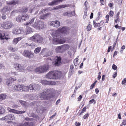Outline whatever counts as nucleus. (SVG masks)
Listing matches in <instances>:
<instances>
[{"instance_id":"f257e3e1","label":"nucleus","mask_w":126,"mask_h":126,"mask_svg":"<svg viewBox=\"0 0 126 126\" xmlns=\"http://www.w3.org/2000/svg\"><path fill=\"white\" fill-rule=\"evenodd\" d=\"M68 30L67 27H63L58 28L56 31H53L51 33L53 38L52 40V43L56 45L64 43L65 41L63 37L68 33Z\"/></svg>"},{"instance_id":"f03ea898","label":"nucleus","mask_w":126,"mask_h":126,"mask_svg":"<svg viewBox=\"0 0 126 126\" xmlns=\"http://www.w3.org/2000/svg\"><path fill=\"white\" fill-rule=\"evenodd\" d=\"M60 71H55L49 72L46 75L47 78L50 79H54L58 78L61 76Z\"/></svg>"},{"instance_id":"7ed1b4c3","label":"nucleus","mask_w":126,"mask_h":126,"mask_svg":"<svg viewBox=\"0 0 126 126\" xmlns=\"http://www.w3.org/2000/svg\"><path fill=\"white\" fill-rule=\"evenodd\" d=\"M29 39L35 42L40 43L42 42L43 38L40 35L35 34L32 36Z\"/></svg>"},{"instance_id":"20e7f679","label":"nucleus","mask_w":126,"mask_h":126,"mask_svg":"<svg viewBox=\"0 0 126 126\" xmlns=\"http://www.w3.org/2000/svg\"><path fill=\"white\" fill-rule=\"evenodd\" d=\"M48 68L47 65H45L36 67L35 69V71L39 73H43L47 71Z\"/></svg>"},{"instance_id":"39448f33","label":"nucleus","mask_w":126,"mask_h":126,"mask_svg":"<svg viewBox=\"0 0 126 126\" xmlns=\"http://www.w3.org/2000/svg\"><path fill=\"white\" fill-rule=\"evenodd\" d=\"M49 98V95L47 92V90L41 93L38 97L39 100H48Z\"/></svg>"},{"instance_id":"423d86ee","label":"nucleus","mask_w":126,"mask_h":126,"mask_svg":"<svg viewBox=\"0 0 126 126\" xmlns=\"http://www.w3.org/2000/svg\"><path fill=\"white\" fill-rule=\"evenodd\" d=\"M13 23L10 21L4 22L3 24L1 25V26L4 29H9L12 27Z\"/></svg>"},{"instance_id":"0eeeda50","label":"nucleus","mask_w":126,"mask_h":126,"mask_svg":"<svg viewBox=\"0 0 126 126\" xmlns=\"http://www.w3.org/2000/svg\"><path fill=\"white\" fill-rule=\"evenodd\" d=\"M40 88V86L36 84H33L30 85V89H31L30 92H33L34 91H38L39 90Z\"/></svg>"},{"instance_id":"6e6552de","label":"nucleus","mask_w":126,"mask_h":126,"mask_svg":"<svg viewBox=\"0 0 126 126\" xmlns=\"http://www.w3.org/2000/svg\"><path fill=\"white\" fill-rule=\"evenodd\" d=\"M33 25V27L37 29H42L44 26L43 23L40 21L37 22V24L36 23Z\"/></svg>"},{"instance_id":"1a4fd4ad","label":"nucleus","mask_w":126,"mask_h":126,"mask_svg":"<svg viewBox=\"0 0 126 126\" xmlns=\"http://www.w3.org/2000/svg\"><path fill=\"white\" fill-rule=\"evenodd\" d=\"M7 109L9 112L16 114H22L25 112V111H19L15 109H11L8 107L7 108Z\"/></svg>"},{"instance_id":"9d476101","label":"nucleus","mask_w":126,"mask_h":126,"mask_svg":"<svg viewBox=\"0 0 126 126\" xmlns=\"http://www.w3.org/2000/svg\"><path fill=\"white\" fill-rule=\"evenodd\" d=\"M35 18V17L33 18H32L29 20V21L26 23V25L27 26H31L33 27V25L36 23L37 24V22L36 21V19L35 22H34V20Z\"/></svg>"},{"instance_id":"9b49d317","label":"nucleus","mask_w":126,"mask_h":126,"mask_svg":"<svg viewBox=\"0 0 126 126\" xmlns=\"http://www.w3.org/2000/svg\"><path fill=\"white\" fill-rule=\"evenodd\" d=\"M23 32V29L18 28L14 29L13 31V33L15 34H22Z\"/></svg>"},{"instance_id":"f8f14e48","label":"nucleus","mask_w":126,"mask_h":126,"mask_svg":"<svg viewBox=\"0 0 126 126\" xmlns=\"http://www.w3.org/2000/svg\"><path fill=\"white\" fill-rule=\"evenodd\" d=\"M11 9L10 6H8L4 7L1 10L2 13H5L6 14H8Z\"/></svg>"},{"instance_id":"ddd939ff","label":"nucleus","mask_w":126,"mask_h":126,"mask_svg":"<svg viewBox=\"0 0 126 126\" xmlns=\"http://www.w3.org/2000/svg\"><path fill=\"white\" fill-rule=\"evenodd\" d=\"M66 46L65 45H63L62 46H59L56 48V50L57 52L62 53L66 49Z\"/></svg>"},{"instance_id":"4468645a","label":"nucleus","mask_w":126,"mask_h":126,"mask_svg":"<svg viewBox=\"0 0 126 126\" xmlns=\"http://www.w3.org/2000/svg\"><path fill=\"white\" fill-rule=\"evenodd\" d=\"M15 68L18 71L21 72L23 70V67L19 64H15L14 65Z\"/></svg>"},{"instance_id":"2eb2a0df","label":"nucleus","mask_w":126,"mask_h":126,"mask_svg":"<svg viewBox=\"0 0 126 126\" xmlns=\"http://www.w3.org/2000/svg\"><path fill=\"white\" fill-rule=\"evenodd\" d=\"M16 80V79H14L12 78L8 79H6V84L8 86H10L14 81Z\"/></svg>"},{"instance_id":"dca6fc26","label":"nucleus","mask_w":126,"mask_h":126,"mask_svg":"<svg viewBox=\"0 0 126 126\" xmlns=\"http://www.w3.org/2000/svg\"><path fill=\"white\" fill-rule=\"evenodd\" d=\"M50 24L51 26L57 28L60 25V23L59 21L56 20L51 22Z\"/></svg>"},{"instance_id":"f3484780","label":"nucleus","mask_w":126,"mask_h":126,"mask_svg":"<svg viewBox=\"0 0 126 126\" xmlns=\"http://www.w3.org/2000/svg\"><path fill=\"white\" fill-rule=\"evenodd\" d=\"M15 89L18 91H23V86L21 85L17 84L14 87Z\"/></svg>"},{"instance_id":"a211bd4d","label":"nucleus","mask_w":126,"mask_h":126,"mask_svg":"<svg viewBox=\"0 0 126 126\" xmlns=\"http://www.w3.org/2000/svg\"><path fill=\"white\" fill-rule=\"evenodd\" d=\"M5 120H13L15 119V117L13 115L8 114L5 116Z\"/></svg>"},{"instance_id":"6ab92c4d","label":"nucleus","mask_w":126,"mask_h":126,"mask_svg":"<svg viewBox=\"0 0 126 126\" xmlns=\"http://www.w3.org/2000/svg\"><path fill=\"white\" fill-rule=\"evenodd\" d=\"M47 92L49 94V96L50 95H53L56 93L55 90L53 88H50L47 89Z\"/></svg>"},{"instance_id":"aec40b11","label":"nucleus","mask_w":126,"mask_h":126,"mask_svg":"<svg viewBox=\"0 0 126 126\" xmlns=\"http://www.w3.org/2000/svg\"><path fill=\"white\" fill-rule=\"evenodd\" d=\"M51 14L50 13H47L45 14L41 15L40 16L39 18L40 19H45L47 18L48 17L50 16Z\"/></svg>"},{"instance_id":"412c9836","label":"nucleus","mask_w":126,"mask_h":126,"mask_svg":"<svg viewBox=\"0 0 126 126\" xmlns=\"http://www.w3.org/2000/svg\"><path fill=\"white\" fill-rule=\"evenodd\" d=\"M19 1L18 0H14L12 1H11L6 2L7 4H8L11 5H16L18 4Z\"/></svg>"},{"instance_id":"4be33fe9","label":"nucleus","mask_w":126,"mask_h":126,"mask_svg":"<svg viewBox=\"0 0 126 126\" xmlns=\"http://www.w3.org/2000/svg\"><path fill=\"white\" fill-rule=\"evenodd\" d=\"M57 59L54 63V64L56 66H58L60 65L61 63L62 59L61 57L57 56Z\"/></svg>"},{"instance_id":"5701e85b","label":"nucleus","mask_w":126,"mask_h":126,"mask_svg":"<svg viewBox=\"0 0 126 126\" xmlns=\"http://www.w3.org/2000/svg\"><path fill=\"white\" fill-rule=\"evenodd\" d=\"M69 4L67 5H59L58 6H56L55 7L53 8H51L52 10H56L58 9H60L62 8H64L66 7H69Z\"/></svg>"},{"instance_id":"b1692460","label":"nucleus","mask_w":126,"mask_h":126,"mask_svg":"<svg viewBox=\"0 0 126 126\" xmlns=\"http://www.w3.org/2000/svg\"><path fill=\"white\" fill-rule=\"evenodd\" d=\"M54 1L48 3V5L50 6H53L57 4V3L59 2H62L63 0H53Z\"/></svg>"},{"instance_id":"393cba45","label":"nucleus","mask_w":126,"mask_h":126,"mask_svg":"<svg viewBox=\"0 0 126 126\" xmlns=\"http://www.w3.org/2000/svg\"><path fill=\"white\" fill-rule=\"evenodd\" d=\"M30 51V50H25L22 51L21 52V53L23 56L26 57Z\"/></svg>"},{"instance_id":"a878e982","label":"nucleus","mask_w":126,"mask_h":126,"mask_svg":"<svg viewBox=\"0 0 126 126\" xmlns=\"http://www.w3.org/2000/svg\"><path fill=\"white\" fill-rule=\"evenodd\" d=\"M25 32H26V34H29L33 32L32 29L31 28L28 27H27L25 29Z\"/></svg>"},{"instance_id":"bb28decb","label":"nucleus","mask_w":126,"mask_h":126,"mask_svg":"<svg viewBox=\"0 0 126 126\" xmlns=\"http://www.w3.org/2000/svg\"><path fill=\"white\" fill-rule=\"evenodd\" d=\"M8 36V35H6L4 33H3V34H0V39L2 40L4 39L7 40L9 39V38L7 37Z\"/></svg>"},{"instance_id":"cd10ccee","label":"nucleus","mask_w":126,"mask_h":126,"mask_svg":"<svg viewBox=\"0 0 126 126\" xmlns=\"http://www.w3.org/2000/svg\"><path fill=\"white\" fill-rule=\"evenodd\" d=\"M34 57V53L30 50L26 58L29 59H32Z\"/></svg>"},{"instance_id":"c85d7f7f","label":"nucleus","mask_w":126,"mask_h":126,"mask_svg":"<svg viewBox=\"0 0 126 126\" xmlns=\"http://www.w3.org/2000/svg\"><path fill=\"white\" fill-rule=\"evenodd\" d=\"M24 126H33V123L32 122H28L24 123Z\"/></svg>"},{"instance_id":"c756f323","label":"nucleus","mask_w":126,"mask_h":126,"mask_svg":"<svg viewBox=\"0 0 126 126\" xmlns=\"http://www.w3.org/2000/svg\"><path fill=\"white\" fill-rule=\"evenodd\" d=\"M29 16L27 14L23 15L21 16L22 19L26 21L29 18Z\"/></svg>"},{"instance_id":"7c9ffc66","label":"nucleus","mask_w":126,"mask_h":126,"mask_svg":"<svg viewBox=\"0 0 126 126\" xmlns=\"http://www.w3.org/2000/svg\"><path fill=\"white\" fill-rule=\"evenodd\" d=\"M75 12L74 11L71 12H68V17H70L73 16H75Z\"/></svg>"},{"instance_id":"2f4dec72","label":"nucleus","mask_w":126,"mask_h":126,"mask_svg":"<svg viewBox=\"0 0 126 126\" xmlns=\"http://www.w3.org/2000/svg\"><path fill=\"white\" fill-rule=\"evenodd\" d=\"M6 95L5 94H2L0 95V102L5 99L6 98Z\"/></svg>"},{"instance_id":"473e14b6","label":"nucleus","mask_w":126,"mask_h":126,"mask_svg":"<svg viewBox=\"0 0 126 126\" xmlns=\"http://www.w3.org/2000/svg\"><path fill=\"white\" fill-rule=\"evenodd\" d=\"M23 90H24L25 91H29L30 90L31 91V89H30V85L29 86H23Z\"/></svg>"},{"instance_id":"72a5a7b5","label":"nucleus","mask_w":126,"mask_h":126,"mask_svg":"<svg viewBox=\"0 0 126 126\" xmlns=\"http://www.w3.org/2000/svg\"><path fill=\"white\" fill-rule=\"evenodd\" d=\"M41 83L44 85H49V81H48L46 80H43L41 81Z\"/></svg>"},{"instance_id":"f704fd0d","label":"nucleus","mask_w":126,"mask_h":126,"mask_svg":"<svg viewBox=\"0 0 126 126\" xmlns=\"http://www.w3.org/2000/svg\"><path fill=\"white\" fill-rule=\"evenodd\" d=\"M41 49L40 47L36 48L34 50V52L36 54H38L39 53Z\"/></svg>"},{"instance_id":"c9c22d12","label":"nucleus","mask_w":126,"mask_h":126,"mask_svg":"<svg viewBox=\"0 0 126 126\" xmlns=\"http://www.w3.org/2000/svg\"><path fill=\"white\" fill-rule=\"evenodd\" d=\"M86 107H84L83 108L81 111H79L78 114L80 115L82 113L85 112L86 111Z\"/></svg>"},{"instance_id":"e433bc0d","label":"nucleus","mask_w":126,"mask_h":126,"mask_svg":"<svg viewBox=\"0 0 126 126\" xmlns=\"http://www.w3.org/2000/svg\"><path fill=\"white\" fill-rule=\"evenodd\" d=\"M4 109L0 106V114H3L5 112Z\"/></svg>"},{"instance_id":"4c0bfd02","label":"nucleus","mask_w":126,"mask_h":126,"mask_svg":"<svg viewBox=\"0 0 126 126\" xmlns=\"http://www.w3.org/2000/svg\"><path fill=\"white\" fill-rule=\"evenodd\" d=\"M49 99H50V101L51 102H55L56 100V98L54 96H52L50 97H49Z\"/></svg>"},{"instance_id":"58836bf2","label":"nucleus","mask_w":126,"mask_h":126,"mask_svg":"<svg viewBox=\"0 0 126 126\" xmlns=\"http://www.w3.org/2000/svg\"><path fill=\"white\" fill-rule=\"evenodd\" d=\"M28 11V8L26 7H24L22 8V9L21 12L22 13H25Z\"/></svg>"},{"instance_id":"ea45409f","label":"nucleus","mask_w":126,"mask_h":126,"mask_svg":"<svg viewBox=\"0 0 126 126\" xmlns=\"http://www.w3.org/2000/svg\"><path fill=\"white\" fill-rule=\"evenodd\" d=\"M94 25L95 27H100L99 23H96L95 21H94Z\"/></svg>"},{"instance_id":"a19ab883","label":"nucleus","mask_w":126,"mask_h":126,"mask_svg":"<svg viewBox=\"0 0 126 126\" xmlns=\"http://www.w3.org/2000/svg\"><path fill=\"white\" fill-rule=\"evenodd\" d=\"M47 51V48H44L41 51V54H44Z\"/></svg>"},{"instance_id":"79ce46f5","label":"nucleus","mask_w":126,"mask_h":126,"mask_svg":"<svg viewBox=\"0 0 126 126\" xmlns=\"http://www.w3.org/2000/svg\"><path fill=\"white\" fill-rule=\"evenodd\" d=\"M27 69L29 70V71H32L34 70V69H33V66H29L27 68Z\"/></svg>"},{"instance_id":"37998d69","label":"nucleus","mask_w":126,"mask_h":126,"mask_svg":"<svg viewBox=\"0 0 126 126\" xmlns=\"http://www.w3.org/2000/svg\"><path fill=\"white\" fill-rule=\"evenodd\" d=\"M22 19L21 16H18L16 18V20L18 22H20Z\"/></svg>"},{"instance_id":"c03bdc74","label":"nucleus","mask_w":126,"mask_h":126,"mask_svg":"<svg viewBox=\"0 0 126 126\" xmlns=\"http://www.w3.org/2000/svg\"><path fill=\"white\" fill-rule=\"evenodd\" d=\"M18 10L15 9L11 13V14L12 15H14L16 13L18 12Z\"/></svg>"},{"instance_id":"a18cd8bd","label":"nucleus","mask_w":126,"mask_h":126,"mask_svg":"<svg viewBox=\"0 0 126 126\" xmlns=\"http://www.w3.org/2000/svg\"><path fill=\"white\" fill-rule=\"evenodd\" d=\"M74 66L72 64L70 65V69L69 71L71 73H72L73 70Z\"/></svg>"},{"instance_id":"49530a36","label":"nucleus","mask_w":126,"mask_h":126,"mask_svg":"<svg viewBox=\"0 0 126 126\" xmlns=\"http://www.w3.org/2000/svg\"><path fill=\"white\" fill-rule=\"evenodd\" d=\"M78 58H76L74 60L73 62L75 66H76L77 65V63L76 62H78Z\"/></svg>"},{"instance_id":"de8ad7c7","label":"nucleus","mask_w":126,"mask_h":126,"mask_svg":"<svg viewBox=\"0 0 126 126\" xmlns=\"http://www.w3.org/2000/svg\"><path fill=\"white\" fill-rule=\"evenodd\" d=\"M16 38H15L14 39L13 41V44H16L18 42V40Z\"/></svg>"},{"instance_id":"09e8293b","label":"nucleus","mask_w":126,"mask_h":126,"mask_svg":"<svg viewBox=\"0 0 126 126\" xmlns=\"http://www.w3.org/2000/svg\"><path fill=\"white\" fill-rule=\"evenodd\" d=\"M91 29V26L90 24H89L87 28V31H90Z\"/></svg>"},{"instance_id":"8fccbe9b","label":"nucleus","mask_w":126,"mask_h":126,"mask_svg":"<svg viewBox=\"0 0 126 126\" xmlns=\"http://www.w3.org/2000/svg\"><path fill=\"white\" fill-rule=\"evenodd\" d=\"M5 67V66H4L3 63H0V69H4Z\"/></svg>"},{"instance_id":"3c124183","label":"nucleus","mask_w":126,"mask_h":126,"mask_svg":"<svg viewBox=\"0 0 126 126\" xmlns=\"http://www.w3.org/2000/svg\"><path fill=\"white\" fill-rule=\"evenodd\" d=\"M112 69L114 70H117V66L114 64H113L112 66Z\"/></svg>"},{"instance_id":"603ef678","label":"nucleus","mask_w":126,"mask_h":126,"mask_svg":"<svg viewBox=\"0 0 126 126\" xmlns=\"http://www.w3.org/2000/svg\"><path fill=\"white\" fill-rule=\"evenodd\" d=\"M119 14L120 13L119 12H118L116 16L115 17V19H117L119 20Z\"/></svg>"},{"instance_id":"864d4df0","label":"nucleus","mask_w":126,"mask_h":126,"mask_svg":"<svg viewBox=\"0 0 126 126\" xmlns=\"http://www.w3.org/2000/svg\"><path fill=\"white\" fill-rule=\"evenodd\" d=\"M21 103V105L23 106H25V107H28L27 104L28 103Z\"/></svg>"},{"instance_id":"5fc2aeb1","label":"nucleus","mask_w":126,"mask_h":126,"mask_svg":"<svg viewBox=\"0 0 126 126\" xmlns=\"http://www.w3.org/2000/svg\"><path fill=\"white\" fill-rule=\"evenodd\" d=\"M89 114L88 113H86L83 116V118L84 119H86L89 116Z\"/></svg>"},{"instance_id":"6e6d98bb","label":"nucleus","mask_w":126,"mask_h":126,"mask_svg":"<svg viewBox=\"0 0 126 126\" xmlns=\"http://www.w3.org/2000/svg\"><path fill=\"white\" fill-rule=\"evenodd\" d=\"M49 84L51 85H54L56 84V82L53 81H49Z\"/></svg>"},{"instance_id":"4d7b16f0","label":"nucleus","mask_w":126,"mask_h":126,"mask_svg":"<svg viewBox=\"0 0 126 126\" xmlns=\"http://www.w3.org/2000/svg\"><path fill=\"white\" fill-rule=\"evenodd\" d=\"M122 84H126V78L124 79L122 81Z\"/></svg>"},{"instance_id":"13d9d810","label":"nucleus","mask_w":126,"mask_h":126,"mask_svg":"<svg viewBox=\"0 0 126 126\" xmlns=\"http://www.w3.org/2000/svg\"><path fill=\"white\" fill-rule=\"evenodd\" d=\"M115 27L116 29L118 28L120 29H121V28H122L121 26H118V24L116 25L115 26Z\"/></svg>"},{"instance_id":"bf43d9fd","label":"nucleus","mask_w":126,"mask_h":126,"mask_svg":"<svg viewBox=\"0 0 126 126\" xmlns=\"http://www.w3.org/2000/svg\"><path fill=\"white\" fill-rule=\"evenodd\" d=\"M51 55V53L50 51H48V52L47 54H46L45 55V57H47L48 56H49Z\"/></svg>"},{"instance_id":"052dcab7","label":"nucleus","mask_w":126,"mask_h":126,"mask_svg":"<svg viewBox=\"0 0 126 126\" xmlns=\"http://www.w3.org/2000/svg\"><path fill=\"white\" fill-rule=\"evenodd\" d=\"M48 10V9H44L42 10L41 12H42V13H46V11L47 12V10Z\"/></svg>"},{"instance_id":"680f3d73","label":"nucleus","mask_w":126,"mask_h":126,"mask_svg":"<svg viewBox=\"0 0 126 126\" xmlns=\"http://www.w3.org/2000/svg\"><path fill=\"white\" fill-rule=\"evenodd\" d=\"M1 17L2 19H5L7 17L6 15L4 14H3Z\"/></svg>"},{"instance_id":"e2e57ef3","label":"nucleus","mask_w":126,"mask_h":126,"mask_svg":"<svg viewBox=\"0 0 126 126\" xmlns=\"http://www.w3.org/2000/svg\"><path fill=\"white\" fill-rule=\"evenodd\" d=\"M20 106L19 105L17 104H14L13 105V108H16Z\"/></svg>"},{"instance_id":"0e129e2a","label":"nucleus","mask_w":126,"mask_h":126,"mask_svg":"<svg viewBox=\"0 0 126 126\" xmlns=\"http://www.w3.org/2000/svg\"><path fill=\"white\" fill-rule=\"evenodd\" d=\"M109 14L110 16H112L113 15V11H110V13H109Z\"/></svg>"},{"instance_id":"69168bd1","label":"nucleus","mask_w":126,"mask_h":126,"mask_svg":"<svg viewBox=\"0 0 126 126\" xmlns=\"http://www.w3.org/2000/svg\"><path fill=\"white\" fill-rule=\"evenodd\" d=\"M122 124L123 125H126V119L123 120L122 123Z\"/></svg>"},{"instance_id":"338daca9","label":"nucleus","mask_w":126,"mask_h":126,"mask_svg":"<svg viewBox=\"0 0 126 126\" xmlns=\"http://www.w3.org/2000/svg\"><path fill=\"white\" fill-rule=\"evenodd\" d=\"M76 126H79L80 125V124L79 122H76L75 123Z\"/></svg>"},{"instance_id":"774afa93","label":"nucleus","mask_w":126,"mask_h":126,"mask_svg":"<svg viewBox=\"0 0 126 126\" xmlns=\"http://www.w3.org/2000/svg\"><path fill=\"white\" fill-rule=\"evenodd\" d=\"M63 15L64 16H67L68 17V12H63Z\"/></svg>"}]
</instances>
